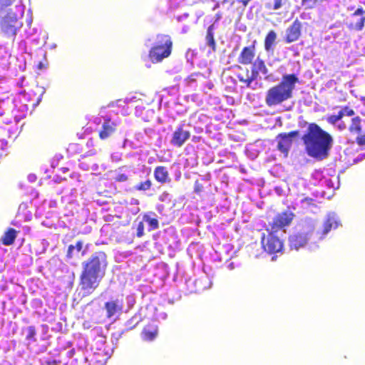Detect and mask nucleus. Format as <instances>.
I'll return each mask as SVG.
<instances>
[{"instance_id":"obj_15","label":"nucleus","mask_w":365,"mask_h":365,"mask_svg":"<svg viewBox=\"0 0 365 365\" xmlns=\"http://www.w3.org/2000/svg\"><path fill=\"white\" fill-rule=\"evenodd\" d=\"M255 55L254 47H245L238 58V62L244 65L252 63Z\"/></svg>"},{"instance_id":"obj_38","label":"nucleus","mask_w":365,"mask_h":365,"mask_svg":"<svg viewBox=\"0 0 365 365\" xmlns=\"http://www.w3.org/2000/svg\"><path fill=\"white\" fill-rule=\"evenodd\" d=\"M74 250H75L74 245H71L68 249V253H67L68 257H72Z\"/></svg>"},{"instance_id":"obj_25","label":"nucleus","mask_w":365,"mask_h":365,"mask_svg":"<svg viewBox=\"0 0 365 365\" xmlns=\"http://www.w3.org/2000/svg\"><path fill=\"white\" fill-rule=\"evenodd\" d=\"M143 221L146 222L151 230H155L158 227V221L155 218L150 217L148 215H145L143 216Z\"/></svg>"},{"instance_id":"obj_20","label":"nucleus","mask_w":365,"mask_h":365,"mask_svg":"<svg viewBox=\"0 0 365 365\" xmlns=\"http://www.w3.org/2000/svg\"><path fill=\"white\" fill-rule=\"evenodd\" d=\"M277 38V34L274 31H270L264 41V48L267 51H273V46Z\"/></svg>"},{"instance_id":"obj_22","label":"nucleus","mask_w":365,"mask_h":365,"mask_svg":"<svg viewBox=\"0 0 365 365\" xmlns=\"http://www.w3.org/2000/svg\"><path fill=\"white\" fill-rule=\"evenodd\" d=\"M206 43L211 48L212 51H215V41L212 32V26L208 27L206 35Z\"/></svg>"},{"instance_id":"obj_10","label":"nucleus","mask_w":365,"mask_h":365,"mask_svg":"<svg viewBox=\"0 0 365 365\" xmlns=\"http://www.w3.org/2000/svg\"><path fill=\"white\" fill-rule=\"evenodd\" d=\"M118 123L111 119H105L101 129L99 131V137L101 140H106L110 137L115 131Z\"/></svg>"},{"instance_id":"obj_6","label":"nucleus","mask_w":365,"mask_h":365,"mask_svg":"<svg viewBox=\"0 0 365 365\" xmlns=\"http://www.w3.org/2000/svg\"><path fill=\"white\" fill-rule=\"evenodd\" d=\"M314 229V223L309 220L306 222L302 230L297 234L293 235L289 237V245L292 249L299 250L307 244L308 240H311Z\"/></svg>"},{"instance_id":"obj_13","label":"nucleus","mask_w":365,"mask_h":365,"mask_svg":"<svg viewBox=\"0 0 365 365\" xmlns=\"http://www.w3.org/2000/svg\"><path fill=\"white\" fill-rule=\"evenodd\" d=\"M190 136V133L189 131L185 130L182 128L180 127L173 133L170 143L175 146L181 147Z\"/></svg>"},{"instance_id":"obj_18","label":"nucleus","mask_w":365,"mask_h":365,"mask_svg":"<svg viewBox=\"0 0 365 365\" xmlns=\"http://www.w3.org/2000/svg\"><path fill=\"white\" fill-rule=\"evenodd\" d=\"M158 329L155 325L146 326L141 334V336L145 341H153L157 336Z\"/></svg>"},{"instance_id":"obj_37","label":"nucleus","mask_w":365,"mask_h":365,"mask_svg":"<svg viewBox=\"0 0 365 365\" xmlns=\"http://www.w3.org/2000/svg\"><path fill=\"white\" fill-rule=\"evenodd\" d=\"M83 247V242H77L76 244L74 245V250L77 251V252H79Z\"/></svg>"},{"instance_id":"obj_26","label":"nucleus","mask_w":365,"mask_h":365,"mask_svg":"<svg viewBox=\"0 0 365 365\" xmlns=\"http://www.w3.org/2000/svg\"><path fill=\"white\" fill-rule=\"evenodd\" d=\"M152 182L150 180H147L145 182H140L135 186L137 190L146 191L150 188Z\"/></svg>"},{"instance_id":"obj_44","label":"nucleus","mask_w":365,"mask_h":365,"mask_svg":"<svg viewBox=\"0 0 365 365\" xmlns=\"http://www.w3.org/2000/svg\"><path fill=\"white\" fill-rule=\"evenodd\" d=\"M56 47V44H53V45H52V46H51V48H55Z\"/></svg>"},{"instance_id":"obj_32","label":"nucleus","mask_w":365,"mask_h":365,"mask_svg":"<svg viewBox=\"0 0 365 365\" xmlns=\"http://www.w3.org/2000/svg\"><path fill=\"white\" fill-rule=\"evenodd\" d=\"M11 0H0V12L11 4Z\"/></svg>"},{"instance_id":"obj_30","label":"nucleus","mask_w":365,"mask_h":365,"mask_svg":"<svg viewBox=\"0 0 365 365\" xmlns=\"http://www.w3.org/2000/svg\"><path fill=\"white\" fill-rule=\"evenodd\" d=\"M258 74H259V73L254 72V67L252 66L251 77L247 78L245 81V83H246L247 86H248V87L250 86L252 82L257 78Z\"/></svg>"},{"instance_id":"obj_12","label":"nucleus","mask_w":365,"mask_h":365,"mask_svg":"<svg viewBox=\"0 0 365 365\" xmlns=\"http://www.w3.org/2000/svg\"><path fill=\"white\" fill-rule=\"evenodd\" d=\"M365 11L362 8H358L351 16V22L350 28L361 31L364 26L365 22Z\"/></svg>"},{"instance_id":"obj_36","label":"nucleus","mask_w":365,"mask_h":365,"mask_svg":"<svg viewBox=\"0 0 365 365\" xmlns=\"http://www.w3.org/2000/svg\"><path fill=\"white\" fill-rule=\"evenodd\" d=\"M143 235V222H140L138 227V233L137 235L138 237H141Z\"/></svg>"},{"instance_id":"obj_39","label":"nucleus","mask_w":365,"mask_h":365,"mask_svg":"<svg viewBox=\"0 0 365 365\" xmlns=\"http://www.w3.org/2000/svg\"><path fill=\"white\" fill-rule=\"evenodd\" d=\"M28 180L31 182H35L36 180V176L34 174H31L28 176Z\"/></svg>"},{"instance_id":"obj_4","label":"nucleus","mask_w":365,"mask_h":365,"mask_svg":"<svg viewBox=\"0 0 365 365\" xmlns=\"http://www.w3.org/2000/svg\"><path fill=\"white\" fill-rule=\"evenodd\" d=\"M173 42L168 35L158 34L151 47L148 57L152 63H160L171 54Z\"/></svg>"},{"instance_id":"obj_42","label":"nucleus","mask_w":365,"mask_h":365,"mask_svg":"<svg viewBox=\"0 0 365 365\" xmlns=\"http://www.w3.org/2000/svg\"><path fill=\"white\" fill-rule=\"evenodd\" d=\"M133 203H135V204H138V200L133 199Z\"/></svg>"},{"instance_id":"obj_3","label":"nucleus","mask_w":365,"mask_h":365,"mask_svg":"<svg viewBox=\"0 0 365 365\" xmlns=\"http://www.w3.org/2000/svg\"><path fill=\"white\" fill-rule=\"evenodd\" d=\"M299 78L295 74H285L282 81L270 88L266 93L265 103L269 107L276 106L292 98Z\"/></svg>"},{"instance_id":"obj_27","label":"nucleus","mask_w":365,"mask_h":365,"mask_svg":"<svg viewBox=\"0 0 365 365\" xmlns=\"http://www.w3.org/2000/svg\"><path fill=\"white\" fill-rule=\"evenodd\" d=\"M339 115L341 116V119L345 116H352L354 115V111L349 107H344L339 111Z\"/></svg>"},{"instance_id":"obj_17","label":"nucleus","mask_w":365,"mask_h":365,"mask_svg":"<svg viewBox=\"0 0 365 365\" xmlns=\"http://www.w3.org/2000/svg\"><path fill=\"white\" fill-rule=\"evenodd\" d=\"M105 308L107 312V316L108 317H112L116 314L118 312H120L122 308V304L119 300H115L111 302H108L105 304Z\"/></svg>"},{"instance_id":"obj_11","label":"nucleus","mask_w":365,"mask_h":365,"mask_svg":"<svg viewBox=\"0 0 365 365\" xmlns=\"http://www.w3.org/2000/svg\"><path fill=\"white\" fill-rule=\"evenodd\" d=\"M294 215L290 211L277 215L273 220L272 229H280L284 227L288 226L293 220Z\"/></svg>"},{"instance_id":"obj_40","label":"nucleus","mask_w":365,"mask_h":365,"mask_svg":"<svg viewBox=\"0 0 365 365\" xmlns=\"http://www.w3.org/2000/svg\"><path fill=\"white\" fill-rule=\"evenodd\" d=\"M195 76V75H191V76L188 78V82H189V83H191V82H192V81H195V78H193V76Z\"/></svg>"},{"instance_id":"obj_24","label":"nucleus","mask_w":365,"mask_h":365,"mask_svg":"<svg viewBox=\"0 0 365 365\" xmlns=\"http://www.w3.org/2000/svg\"><path fill=\"white\" fill-rule=\"evenodd\" d=\"M285 1L286 0H273V1H269L266 4V8L272 10H277L282 7Z\"/></svg>"},{"instance_id":"obj_31","label":"nucleus","mask_w":365,"mask_h":365,"mask_svg":"<svg viewBox=\"0 0 365 365\" xmlns=\"http://www.w3.org/2000/svg\"><path fill=\"white\" fill-rule=\"evenodd\" d=\"M318 0H302V5L306 8H313Z\"/></svg>"},{"instance_id":"obj_16","label":"nucleus","mask_w":365,"mask_h":365,"mask_svg":"<svg viewBox=\"0 0 365 365\" xmlns=\"http://www.w3.org/2000/svg\"><path fill=\"white\" fill-rule=\"evenodd\" d=\"M154 177L155 180L160 183H166L170 181L169 173L165 167L158 166L154 170Z\"/></svg>"},{"instance_id":"obj_41","label":"nucleus","mask_w":365,"mask_h":365,"mask_svg":"<svg viewBox=\"0 0 365 365\" xmlns=\"http://www.w3.org/2000/svg\"><path fill=\"white\" fill-rule=\"evenodd\" d=\"M240 1L242 2V4L245 6H246L250 0H240Z\"/></svg>"},{"instance_id":"obj_5","label":"nucleus","mask_w":365,"mask_h":365,"mask_svg":"<svg viewBox=\"0 0 365 365\" xmlns=\"http://www.w3.org/2000/svg\"><path fill=\"white\" fill-rule=\"evenodd\" d=\"M24 13V6L19 3L14 9H9L7 14L3 17L0 25L2 31L9 36H14L17 29L21 24L19 23L18 18L22 16Z\"/></svg>"},{"instance_id":"obj_46","label":"nucleus","mask_w":365,"mask_h":365,"mask_svg":"<svg viewBox=\"0 0 365 365\" xmlns=\"http://www.w3.org/2000/svg\"><path fill=\"white\" fill-rule=\"evenodd\" d=\"M138 211H139V208H138V207H137V208H136V211H135V213H137Z\"/></svg>"},{"instance_id":"obj_23","label":"nucleus","mask_w":365,"mask_h":365,"mask_svg":"<svg viewBox=\"0 0 365 365\" xmlns=\"http://www.w3.org/2000/svg\"><path fill=\"white\" fill-rule=\"evenodd\" d=\"M361 130V118L359 116L353 118L351 119V124L349 126L350 132L359 134Z\"/></svg>"},{"instance_id":"obj_7","label":"nucleus","mask_w":365,"mask_h":365,"mask_svg":"<svg viewBox=\"0 0 365 365\" xmlns=\"http://www.w3.org/2000/svg\"><path fill=\"white\" fill-rule=\"evenodd\" d=\"M298 135V131H292L289 133H280L277 136V149L284 154L285 157H287L289 153L293 139L297 137Z\"/></svg>"},{"instance_id":"obj_19","label":"nucleus","mask_w":365,"mask_h":365,"mask_svg":"<svg viewBox=\"0 0 365 365\" xmlns=\"http://www.w3.org/2000/svg\"><path fill=\"white\" fill-rule=\"evenodd\" d=\"M254 72L262 73L264 76V79L268 80L269 76L268 75V69L266 67L264 62L257 58L253 63Z\"/></svg>"},{"instance_id":"obj_28","label":"nucleus","mask_w":365,"mask_h":365,"mask_svg":"<svg viewBox=\"0 0 365 365\" xmlns=\"http://www.w3.org/2000/svg\"><path fill=\"white\" fill-rule=\"evenodd\" d=\"M341 120V116L338 113L337 115H331L327 118V122L331 125H336Z\"/></svg>"},{"instance_id":"obj_14","label":"nucleus","mask_w":365,"mask_h":365,"mask_svg":"<svg viewBox=\"0 0 365 365\" xmlns=\"http://www.w3.org/2000/svg\"><path fill=\"white\" fill-rule=\"evenodd\" d=\"M286 41L287 43H291L297 41L301 34V24L299 21L296 20L293 24L287 29Z\"/></svg>"},{"instance_id":"obj_1","label":"nucleus","mask_w":365,"mask_h":365,"mask_svg":"<svg viewBox=\"0 0 365 365\" xmlns=\"http://www.w3.org/2000/svg\"><path fill=\"white\" fill-rule=\"evenodd\" d=\"M107 256L103 252H96L82 263L80 286L83 295H88L98 287L106 274Z\"/></svg>"},{"instance_id":"obj_29","label":"nucleus","mask_w":365,"mask_h":365,"mask_svg":"<svg viewBox=\"0 0 365 365\" xmlns=\"http://www.w3.org/2000/svg\"><path fill=\"white\" fill-rule=\"evenodd\" d=\"M122 168H120L115 173V176L114 177L115 180L118 182H125L128 180V178L125 174L121 173Z\"/></svg>"},{"instance_id":"obj_2","label":"nucleus","mask_w":365,"mask_h":365,"mask_svg":"<svg viewBox=\"0 0 365 365\" xmlns=\"http://www.w3.org/2000/svg\"><path fill=\"white\" fill-rule=\"evenodd\" d=\"M307 154L317 160L327 159L334 145L333 137L316 123H310L302 138Z\"/></svg>"},{"instance_id":"obj_34","label":"nucleus","mask_w":365,"mask_h":365,"mask_svg":"<svg viewBox=\"0 0 365 365\" xmlns=\"http://www.w3.org/2000/svg\"><path fill=\"white\" fill-rule=\"evenodd\" d=\"M121 159V155L118 153H113L111 155V160L113 162H118Z\"/></svg>"},{"instance_id":"obj_43","label":"nucleus","mask_w":365,"mask_h":365,"mask_svg":"<svg viewBox=\"0 0 365 365\" xmlns=\"http://www.w3.org/2000/svg\"><path fill=\"white\" fill-rule=\"evenodd\" d=\"M245 80H246V79H244V78H240V81H242V82H244V83H245Z\"/></svg>"},{"instance_id":"obj_8","label":"nucleus","mask_w":365,"mask_h":365,"mask_svg":"<svg viewBox=\"0 0 365 365\" xmlns=\"http://www.w3.org/2000/svg\"><path fill=\"white\" fill-rule=\"evenodd\" d=\"M262 245L264 251L269 254L279 252L283 247L281 240L272 233H269L267 237L263 236L262 237Z\"/></svg>"},{"instance_id":"obj_47","label":"nucleus","mask_w":365,"mask_h":365,"mask_svg":"<svg viewBox=\"0 0 365 365\" xmlns=\"http://www.w3.org/2000/svg\"><path fill=\"white\" fill-rule=\"evenodd\" d=\"M228 1H229V0H224V1H223V3H227V2H228Z\"/></svg>"},{"instance_id":"obj_21","label":"nucleus","mask_w":365,"mask_h":365,"mask_svg":"<svg viewBox=\"0 0 365 365\" xmlns=\"http://www.w3.org/2000/svg\"><path fill=\"white\" fill-rule=\"evenodd\" d=\"M16 237V232L14 229H9L1 238L2 243L5 245L13 244Z\"/></svg>"},{"instance_id":"obj_33","label":"nucleus","mask_w":365,"mask_h":365,"mask_svg":"<svg viewBox=\"0 0 365 365\" xmlns=\"http://www.w3.org/2000/svg\"><path fill=\"white\" fill-rule=\"evenodd\" d=\"M35 334H36V331H35L34 327H29L27 330L26 339H31L34 337Z\"/></svg>"},{"instance_id":"obj_45","label":"nucleus","mask_w":365,"mask_h":365,"mask_svg":"<svg viewBox=\"0 0 365 365\" xmlns=\"http://www.w3.org/2000/svg\"><path fill=\"white\" fill-rule=\"evenodd\" d=\"M275 259H276V257H272V261H274Z\"/></svg>"},{"instance_id":"obj_35","label":"nucleus","mask_w":365,"mask_h":365,"mask_svg":"<svg viewBox=\"0 0 365 365\" xmlns=\"http://www.w3.org/2000/svg\"><path fill=\"white\" fill-rule=\"evenodd\" d=\"M336 127L339 130H344L346 128V125L344 121L343 120H340L337 125H336Z\"/></svg>"},{"instance_id":"obj_9","label":"nucleus","mask_w":365,"mask_h":365,"mask_svg":"<svg viewBox=\"0 0 365 365\" xmlns=\"http://www.w3.org/2000/svg\"><path fill=\"white\" fill-rule=\"evenodd\" d=\"M339 225V220L336 214L334 212L328 213L323 224L322 232H317L315 238L319 240H322L331 229H336Z\"/></svg>"}]
</instances>
